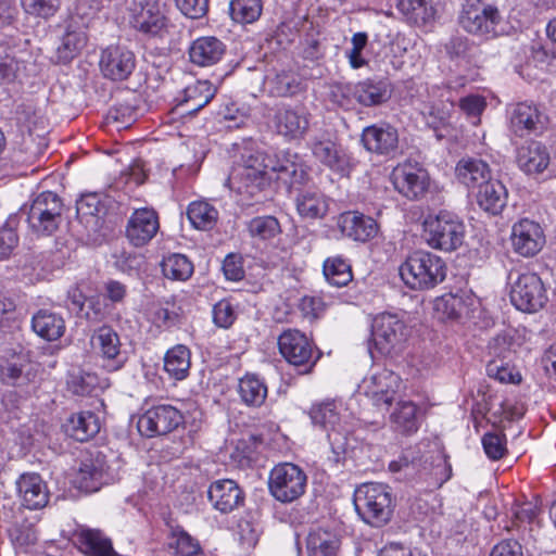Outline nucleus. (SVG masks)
Segmentation results:
<instances>
[{
  "label": "nucleus",
  "mask_w": 556,
  "mask_h": 556,
  "mask_svg": "<svg viewBox=\"0 0 556 556\" xmlns=\"http://www.w3.org/2000/svg\"><path fill=\"white\" fill-rule=\"evenodd\" d=\"M274 161L262 151L245 148L238 163L228 177L229 187L243 200L258 201L261 194L269 187Z\"/></svg>",
  "instance_id": "nucleus-1"
},
{
  "label": "nucleus",
  "mask_w": 556,
  "mask_h": 556,
  "mask_svg": "<svg viewBox=\"0 0 556 556\" xmlns=\"http://www.w3.org/2000/svg\"><path fill=\"white\" fill-rule=\"evenodd\" d=\"M401 279L413 290H428L441 283L446 277L444 261L424 250L407 255L399 268Z\"/></svg>",
  "instance_id": "nucleus-2"
},
{
  "label": "nucleus",
  "mask_w": 556,
  "mask_h": 556,
  "mask_svg": "<svg viewBox=\"0 0 556 556\" xmlns=\"http://www.w3.org/2000/svg\"><path fill=\"white\" fill-rule=\"evenodd\" d=\"M422 228L424 238L432 249L452 252L464 243L465 224L450 211L429 213L422 222Z\"/></svg>",
  "instance_id": "nucleus-3"
},
{
  "label": "nucleus",
  "mask_w": 556,
  "mask_h": 556,
  "mask_svg": "<svg viewBox=\"0 0 556 556\" xmlns=\"http://www.w3.org/2000/svg\"><path fill=\"white\" fill-rule=\"evenodd\" d=\"M354 506L366 523L381 527L391 519L393 513L391 489L383 483H364L355 490Z\"/></svg>",
  "instance_id": "nucleus-4"
},
{
  "label": "nucleus",
  "mask_w": 556,
  "mask_h": 556,
  "mask_svg": "<svg viewBox=\"0 0 556 556\" xmlns=\"http://www.w3.org/2000/svg\"><path fill=\"white\" fill-rule=\"evenodd\" d=\"M459 24L467 33L485 38L496 37L503 31V17L497 7L486 0H466Z\"/></svg>",
  "instance_id": "nucleus-5"
},
{
  "label": "nucleus",
  "mask_w": 556,
  "mask_h": 556,
  "mask_svg": "<svg viewBox=\"0 0 556 556\" xmlns=\"http://www.w3.org/2000/svg\"><path fill=\"white\" fill-rule=\"evenodd\" d=\"M278 348L282 357L300 374H308L319 358L313 342L298 329H287L278 337Z\"/></svg>",
  "instance_id": "nucleus-6"
},
{
  "label": "nucleus",
  "mask_w": 556,
  "mask_h": 556,
  "mask_svg": "<svg viewBox=\"0 0 556 556\" xmlns=\"http://www.w3.org/2000/svg\"><path fill=\"white\" fill-rule=\"evenodd\" d=\"M63 203L60 197L51 191L38 194L31 202L27 223L29 228L43 236L52 235L62 223Z\"/></svg>",
  "instance_id": "nucleus-7"
},
{
  "label": "nucleus",
  "mask_w": 556,
  "mask_h": 556,
  "mask_svg": "<svg viewBox=\"0 0 556 556\" xmlns=\"http://www.w3.org/2000/svg\"><path fill=\"white\" fill-rule=\"evenodd\" d=\"M306 482V473L298 465L281 463L270 470L268 488L277 501L292 503L304 494Z\"/></svg>",
  "instance_id": "nucleus-8"
},
{
  "label": "nucleus",
  "mask_w": 556,
  "mask_h": 556,
  "mask_svg": "<svg viewBox=\"0 0 556 556\" xmlns=\"http://www.w3.org/2000/svg\"><path fill=\"white\" fill-rule=\"evenodd\" d=\"M130 21L137 30L153 37H164L169 30L167 5L160 0H132Z\"/></svg>",
  "instance_id": "nucleus-9"
},
{
  "label": "nucleus",
  "mask_w": 556,
  "mask_h": 556,
  "mask_svg": "<svg viewBox=\"0 0 556 556\" xmlns=\"http://www.w3.org/2000/svg\"><path fill=\"white\" fill-rule=\"evenodd\" d=\"M371 338L380 354L391 355L402 349L407 338V328L396 315L383 313L372 321Z\"/></svg>",
  "instance_id": "nucleus-10"
},
{
  "label": "nucleus",
  "mask_w": 556,
  "mask_h": 556,
  "mask_svg": "<svg viewBox=\"0 0 556 556\" xmlns=\"http://www.w3.org/2000/svg\"><path fill=\"white\" fill-rule=\"evenodd\" d=\"M511 304L519 311L534 313L547 302L546 289L542 279L534 273L518 275L510 288Z\"/></svg>",
  "instance_id": "nucleus-11"
},
{
  "label": "nucleus",
  "mask_w": 556,
  "mask_h": 556,
  "mask_svg": "<svg viewBox=\"0 0 556 556\" xmlns=\"http://www.w3.org/2000/svg\"><path fill=\"white\" fill-rule=\"evenodd\" d=\"M181 422L182 415L178 409L172 405H159L139 417L137 428L142 435L153 438L172 432Z\"/></svg>",
  "instance_id": "nucleus-12"
},
{
  "label": "nucleus",
  "mask_w": 556,
  "mask_h": 556,
  "mask_svg": "<svg viewBox=\"0 0 556 556\" xmlns=\"http://www.w3.org/2000/svg\"><path fill=\"white\" fill-rule=\"evenodd\" d=\"M400 387V376L391 370L382 369L365 378L359 388L375 406L388 409Z\"/></svg>",
  "instance_id": "nucleus-13"
},
{
  "label": "nucleus",
  "mask_w": 556,
  "mask_h": 556,
  "mask_svg": "<svg viewBox=\"0 0 556 556\" xmlns=\"http://www.w3.org/2000/svg\"><path fill=\"white\" fill-rule=\"evenodd\" d=\"M340 92L343 97L352 96L361 105L376 106L387 102L391 89L387 81L365 79L355 85H337L332 93Z\"/></svg>",
  "instance_id": "nucleus-14"
},
{
  "label": "nucleus",
  "mask_w": 556,
  "mask_h": 556,
  "mask_svg": "<svg viewBox=\"0 0 556 556\" xmlns=\"http://www.w3.org/2000/svg\"><path fill=\"white\" fill-rule=\"evenodd\" d=\"M395 189L408 199H418L429 187V175L418 164L404 163L397 165L392 172Z\"/></svg>",
  "instance_id": "nucleus-15"
},
{
  "label": "nucleus",
  "mask_w": 556,
  "mask_h": 556,
  "mask_svg": "<svg viewBox=\"0 0 556 556\" xmlns=\"http://www.w3.org/2000/svg\"><path fill=\"white\" fill-rule=\"evenodd\" d=\"M510 239L514 251L525 257L536 255L545 244L543 228L528 218L513 226Z\"/></svg>",
  "instance_id": "nucleus-16"
},
{
  "label": "nucleus",
  "mask_w": 556,
  "mask_h": 556,
  "mask_svg": "<svg viewBox=\"0 0 556 556\" xmlns=\"http://www.w3.org/2000/svg\"><path fill=\"white\" fill-rule=\"evenodd\" d=\"M362 143L371 153L394 157L399 153V132L389 124H375L363 129Z\"/></svg>",
  "instance_id": "nucleus-17"
},
{
  "label": "nucleus",
  "mask_w": 556,
  "mask_h": 556,
  "mask_svg": "<svg viewBox=\"0 0 556 556\" xmlns=\"http://www.w3.org/2000/svg\"><path fill=\"white\" fill-rule=\"evenodd\" d=\"M99 65L104 77L112 80H124L135 70L136 59L127 48L111 46L102 51Z\"/></svg>",
  "instance_id": "nucleus-18"
},
{
  "label": "nucleus",
  "mask_w": 556,
  "mask_h": 556,
  "mask_svg": "<svg viewBox=\"0 0 556 556\" xmlns=\"http://www.w3.org/2000/svg\"><path fill=\"white\" fill-rule=\"evenodd\" d=\"M309 417L314 425L320 426L321 428H331L332 432L328 433L329 441L332 447L333 456L329 458L334 464H340L344 460L345 444L338 442V432L334 431V426L339 420L336 404L333 402H324L315 404L309 410Z\"/></svg>",
  "instance_id": "nucleus-19"
},
{
  "label": "nucleus",
  "mask_w": 556,
  "mask_h": 556,
  "mask_svg": "<svg viewBox=\"0 0 556 556\" xmlns=\"http://www.w3.org/2000/svg\"><path fill=\"white\" fill-rule=\"evenodd\" d=\"M159 217L152 208L136 210L128 219L126 237L135 247L147 244L157 232Z\"/></svg>",
  "instance_id": "nucleus-20"
},
{
  "label": "nucleus",
  "mask_w": 556,
  "mask_h": 556,
  "mask_svg": "<svg viewBox=\"0 0 556 556\" xmlns=\"http://www.w3.org/2000/svg\"><path fill=\"white\" fill-rule=\"evenodd\" d=\"M274 125L279 135L289 139H299L308 129V114L302 106L282 105L275 113Z\"/></svg>",
  "instance_id": "nucleus-21"
},
{
  "label": "nucleus",
  "mask_w": 556,
  "mask_h": 556,
  "mask_svg": "<svg viewBox=\"0 0 556 556\" xmlns=\"http://www.w3.org/2000/svg\"><path fill=\"white\" fill-rule=\"evenodd\" d=\"M311 150L318 162L333 172L345 174L351 168V157L348 152L330 139H313Z\"/></svg>",
  "instance_id": "nucleus-22"
},
{
  "label": "nucleus",
  "mask_w": 556,
  "mask_h": 556,
  "mask_svg": "<svg viewBox=\"0 0 556 556\" xmlns=\"http://www.w3.org/2000/svg\"><path fill=\"white\" fill-rule=\"evenodd\" d=\"M16 489L22 505L28 509H41L49 502L47 485L38 473L21 475L16 481Z\"/></svg>",
  "instance_id": "nucleus-23"
},
{
  "label": "nucleus",
  "mask_w": 556,
  "mask_h": 556,
  "mask_svg": "<svg viewBox=\"0 0 556 556\" xmlns=\"http://www.w3.org/2000/svg\"><path fill=\"white\" fill-rule=\"evenodd\" d=\"M341 233L354 241L366 242L378 232L376 220L357 211L342 213L338 218Z\"/></svg>",
  "instance_id": "nucleus-24"
},
{
  "label": "nucleus",
  "mask_w": 556,
  "mask_h": 556,
  "mask_svg": "<svg viewBox=\"0 0 556 556\" xmlns=\"http://www.w3.org/2000/svg\"><path fill=\"white\" fill-rule=\"evenodd\" d=\"M106 464L102 457H86L80 462L74 484L86 493H92L106 483Z\"/></svg>",
  "instance_id": "nucleus-25"
},
{
  "label": "nucleus",
  "mask_w": 556,
  "mask_h": 556,
  "mask_svg": "<svg viewBox=\"0 0 556 556\" xmlns=\"http://www.w3.org/2000/svg\"><path fill=\"white\" fill-rule=\"evenodd\" d=\"M545 116L532 104L521 102L510 112V128L519 137L541 132L545 128Z\"/></svg>",
  "instance_id": "nucleus-26"
},
{
  "label": "nucleus",
  "mask_w": 556,
  "mask_h": 556,
  "mask_svg": "<svg viewBox=\"0 0 556 556\" xmlns=\"http://www.w3.org/2000/svg\"><path fill=\"white\" fill-rule=\"evenodd\" d=\"M207 496L213 507L223 514L232 511L243 503V492L231 479L213 482L208 488Z\"/></svg>",
  "instance_id": "nucleus-27"
},
{
  "label": "nucleus",
  "mask_w": 556,
  "mask_h": 556,
  "mask_svg": "<svg viewBox=\"0 0 556 556\" xmlns=\"http://www.w3.org/2000/svg\"><path fill=\"white\" fill-rule=\"evenodd\" d=\"M92 341L108 361L110 370H118L124 366L126 357L121 350L119 336L112 327H100L92 336Z\"/></svg>",
  "instance_id": "nucleus-28"
},
{
  "label": "nucleus",
  "mask_w": 556,
  "mask_h": 556,
  "mask_svg": "<svg viewBox=\"0 0 556 556\" xmlns=\"http://www.w3.org/2000/svg\"><path fill=\"white\" fill-rule=\"evenodd\" d=\"M226 47L216 37H200L189 48L190 61L199 66H212L220 61Z\"/></svg>",
  "instance_id": "nucleus-29"
},
{
  "label": "nucleus",
  "mask_w": 556,
  "mask_h": 556,
  "mask_svg": "<svg viewBox=\"0 0 556 556\" xmlns=\"http://www.w3.org/2000/svg\"><path fill=\"white\" fill-rule=\"evenodd\" d=\"M507 199L508 191L506 187L496 179L482 184L476 194L479 207L492 215H497L504 210Z\"/></svg>",
  "instance_id": "nucleus-30"
},
{
  "label": "nucleus",
  "mask_w": 556,
  "mask_h": 556,
  "mask_svg": "<svg viewBox=\"0 0 556 556\" xmlns=\"http://www.w3.org/2000/svg\"><path fill=\"white\" fill-rule=\"evenodd\" d=\"M549 161L551 157L547 148L536 141L521 147L517 155L519 168L528 175L543 173L547 168Z\"/></svg>",
  "instance_id": "nucleus-31"
},
{
  "label": "nucleus",
  "mask_w": 556,
  "mask_h": 556,
  "mask_svg": "<svg viewBox=\"0 0 556 556\" xmlns=\"http://www.w3.org/2000/svg\"><path fill=\"white\" fill-rule=\"evenodd\" d=\"M87 43V36L81 26L71 20L56 48L58 60L62 63L72 61Z\"/></svg>",
  "instance_id": "nucleus-32"
},
{
  "label": "nucleus",
  "mask_w": 556,
  "mask_h": 556,
  "mask_svg": "<svg viewBox=\"0 0 556 556\" xmlns=\"http://www.w3.org/2000/svg\"><path fill=\"white\" fill-rule=\"evenodd\" d=\"M270 169L278 174V179L289 184L291 188L304 186L309 180L307 167L296 154L292 159L286 157L282 161L274 162Z\"/></svg>",
  "instance_id": "nucleus-33"
},
{
  "label": "nucleus",
  "mask_w": 556,
  "mask_h": 556,
  "mask_svg": "<svg viewBox=\"0 0 556 556\" xmlns=\"http://www.w3.org/2000/svg\"><path fill=\"white\" fill-rule=\"evenodd\" d=\"M215 89L208 81H197L186 87L184 99L178 103V108L182 114H195L213 99Z\"/></svg>",
  "instance_id": "nucleus-34"
},
{
  "label": "nucleus",
  "mask_w": 556,
  "mask_h": 556,
  "mask_svg": "<svg viewBox=\"0 0 556 556\" xmlns=\"http://www.w3.org/2000/svg\"><path fill=\"white\" fill-rule=\"evenodd\" d=\"M456 176L468 188H480L491 180L489 165L478 159H462L456 165Z\"/></svg>",
  "instance_id": "nucleus-35"
},
{
  "label": "nucleus",
  "mask_w": 556,
  "mask_h": 556,
  "mask_svg": "<svg viewBox=\"0 0 556 556\" xmlns=\"http://www.w3.org/2000/svg\"><path fill=\"white\" fill-rule=\"evenodd\" d=\"M31 328L40 338L54 341L64 334L65 321L49 309H39L31 318Z\"/></svg>",
  "instance_id": "nucleus-36"
},
{
  "label": "nucleus",
  "mask_w": 556,
  "mask_h": 556,
  "mask_svg": "<svg viewBox=\"0 0 556 556\" xmlns=\"http://www.w3.org/2000/svg\"><path fill=\"white\" fill-rule=\"evenodd\" d=\"M65 428L73 439L85 442L100 431V421L92 412H80L68 418Z\"/></svg>",
  "instance_id": "nucleus-37"
},
{
  "label": "nucleus",
  "mask_w": 556,
  "mask_h": 556,
  "mask_svg": "<svg viewBox=\"0 0 556 556\" xmlns=\"http://www.w3.org/2000/svg\"><path fill=\"white\" fill-rule=\"evenodd\" d=\"M306 547L308 556H337L340 539L334 532L318 528L309 532Z\"/></svg>",
  "instance_id": "nucleus-38"
},
{
  "label": "nucleus",
  "mask_w": 556,
  "mask_h": 556,
  "mask_svg": "<svg viewBox=\"0 0 556 556\" xmlns=\"http://www.w3.org/2000/svg\"><path fill=\"white\" fill-rule=\"evenodd\" d=\"M191 366V354L182 344L169 349L164 356V370L175 380H184L188 377Z\"/></svg>",
  "instance_id": "nucleus-39"
},
{
  "label": "nucleus",
  "mask_w": 556,
  "mask_h": 556,
  "mask_svg": "<svg viewBox=\"0 0 556 556\" xmlns=\"http://www.w3.org/2000/svg\"><path fill=\"white\" fill-rule=\"evenodd\" d=\"M397 8L416 25H426L437 16L435 0H399Z\"/></svg>",
  "instance_id": "nucleus-40"
},
{
  "label": "nucleus",
  "mask_w": 556,
  "mask_h": 556,
  "mask_svg": "<svg viewBox=\"0 0 556 556\" xmlns=\"http://www.w3.org/2000/svg\"><path fill=\"white\" fill-rule=\"evenodd\" d=\"M191 225L199 230H211L217 223L218 211L206 201H193L187 210Z\"/></svg>",
  "instance_id": "nucleus-41"
},
{
  "label": "nucleus",
  "mask_w": 556,
  "mask_h": 556,
  "mask_svg": "<svg viewBox=\"0 0 556 556\" xmlns=\"http://www.w3.org/2000/svg\"><path fill=\"white\" fill-rule=\"evenodd\" d=\"M417 410L418 408L413 402H400L391 415V421L395 430L403 434L415 433L419 428Z\"/></svg>",
  "instance_id": "nucleus-42"
},
{
  "label": "nucleus",
  "mask_w": 556,
  "mask_h": 556,
  "mask_svg": "<svg viewBox=\"0 0 556 556\" xmlns=\"http://www.w3.org/2000/svg\"><path fill=\"white\" fill-rule=\"evenodd\" d=\"M78 542L81 549L90 556H110L115 552L111 540L99 530H83Z\"/></svg>",
  "instance_id": "nucleus-43"
},
{
  "label": "nucleus",
  "mask_w": 556,
  "mask_h": 556,
  "mask_svg": "<svg viewBox=\"0 0 556 556\" xmlns=\"http://www.w3.org/2000/svg\"><path fill=\"white\" fill-rule=\"evenodd\" d=\"M239 394L249 406H261L267 397L266 384L255 375H245L239 381Z\"/></svg>",
  "instance_id": "nucleus-44"
},
{
  "label": "nucleus",
  "mask_w": 556,
  "mask_h": 556,
  "mask_svg": "<svg viewBox=\"0 0 556 556\" xmlns=\"http://www.w3.org/2000/svg\"><path fill=\"white\" fill-rule=\"evenodd\" d=\"M295 201L299 214L305 218H321L328 211L324 195L317 191L301 192Z\"/></svg>",
  "instance_id": "nucleus-45"
},
{
  "label": "nucleus",
  "mask_w": 556,
  "mask_h": 556,
  "mask_svg": "<svg viewBox=\"0 0 556 556\" xmlns=\"http://www.w3.org/2000/svg\"><path fill=\"white\" fill-rule=\"evenodd\" d=\"M323 271L327 281L336 287L346 286L353 278L351 265L342 256L328 257Z\"/></svg>",
  "instance_id": "nucleus-46"
},
{
  "label": "nucleus",
  "mask_w": 556,
  "mask_h": 556,
  "mask_svg": "<svg viewBox=\"0 0 556 556\" xmlns=\"http://www.w3.org/2000/svg\"><path fill=\"white\" fill-rule=\"evenodd\" d=\"M161 266L163 275L172 280L185 281L193 273L191 262L182 254H172L165 257Z\"/></svg>",
  "instance_id": "nucleus-47"
},
{
  "label": "nucleus",
  "mask_w": 556,
  "mask_h": 556,
  "mask_svg": "<svg viewBox=\"0 0 556 556\" xmlns=\"http://www.w3.org/2000/svg\"><path fill=\"white\" fill-rule=\"evenodd\" d=\"M450 106H452V103L448 104L443 100L425 101L421 105L420 114L430 128L438 129L447 122Z\"/></svg>",
  "instance_id": "nucleus-48"
},
{
  "label": "nucleus",
  "mask_w": 556,
  "mask_h": 556,
  "mask_svg": "<svg viewBox=\"0 0 556 556\" xmlns=\"http://www.w3.org/2000/svg\"><path fill=\"white\" fill-rule=\"evenodd\" d=\"M229 12L235 22L250 24L261 16L262 2L261 0H231Z\"/></svg>",
  "instance_id": "nucleus-49"
},
{
  "label": "nucleus",
  "mask_w": 556,
  "mask_h": 556,
  "mask_svg": "<svg viewBox=\"0 0 556 556\" xmlns=\"http://www.w3.org/2000/svg\"><path fill=\"white\" fill-rule=\"evenodd\" d=\"M169 546L175 549L177 556H201L198 541L181 527L172 529Z\"/></svg>",
  "instance_id": "nucleus-50"
},
{
  "label": "nucleus",
  "mask_w": 556,
  "mask_h": 556,
  "mask_svg": "<svg viewBox=\"0 0 556 556\" xmlns=\"http://www.w3.org/2000/svg\"><path fill=\"white\" fill-rule=\"evenodd\" d=\"M248 231L251 237L261 240H269L280 233V224L274 216H257L248 223Z\"/></svg>",
  "instance_id": "nucleus-51"
},
{
  "label": "nucleus",
  "mask_w": 556,
  "mask_h": 556,
  "mask_svg": "<svg viewBox=\"0 0 556 556\" xmlns=\"http://www.w3.org/2000/svg\"><path fill=\"white\" fill-rule=\"evenodd\" d=\"M0 380L9 386L23 387L29 382V375L24 371V364L7 361L0 365Z\"/></svg>",
  "instance_id": "nucleus-52"
},
{
  "label": "nucleus",
  "mask_w": 556,
  "mask_h": 556,
  "mask_svg": "<svg viewBox=\"0 0 556 556\" xmlns=\"http://www.w3.org/2000/svg\"><path fill=\"white\" fill-rule=\"evenodd\" d=\"M9 536L16 548H26L27 546L34 545L37 541V532L34 525L26 520L15 522L9 529Z\"/></svg>",
  "instance_id": "nucleus-53"
},
{
  "label": "nucleus",
  "mask_w": 556,
  "mask_h": 556,
  "mask_svg": "<svg viewBox=\"0 0 556 556\" xmlns=\"http://www.w3.org/2000/svg\"><path fill=\"white\" fill-rule=\"evenodd\" d=\"M486 374L500 382L516 383L520 381V375L510 366V361L491 359L486 365Z\"/></svg>",
  "instance_id": "nucleus-54"
},
{
  "label": "nucleus",
  "mask_w": 556,
  "mask_h": 556,
  "mask_svg": "<svg viewBox=\"0 0 556 556\" xmlns=\"http://www.w3.org/2000/svg\"><path fill=\"white\" fill-rule=\"evenodd\" d=\"M22 8L27 14L49 18L60 8V0H21Z\"/></svg>",
  "instance_id": "nucleus-55"
},
{
  "label": "nucleus",
  "mask_w": 556,
  "mask_h": 556,
  "mask_svg": "<svg viewBox=\"0 0 556 556\" xmlns=\"http://www.w3.org/2000/svg\"><path fill=\"white\" fill-rule=\"evenodd\" d=\"M482 446L492 460L501 459L507 452L505 434L488 432L482 437Z\"/></svg>",
  "instance_id": "nucleus-56"
},
{
  "label": "nucleus",
  "mask_w": 556,
  "mask_h": 556,
  "mask_svg": "<svg viewBox=\"0 0 556 556\" xmlns=\"http://www.w3.org/2000/svg\"><path fill=\"white\" fill-rule=\"evenodd\" d=\"M76 211L83 218L97 217L103 211L101 195L96 192L83 194L76 203Z\"/></svg>",
  "instance_id": "nucleus-57"
},
{
  "label": "nucleus",
  "mask_w": 556,
  "mask_h": 556,
  "mask_svg": "<svg viewBox=\"0 0 556 556\" xmlns=\"http://www.w3.org/2000/svg\"><path fill=\"white\" fill-rule=\"evenodd\" d=\"M236 318L237 314L229 301L220 300L213 306V321L217 327L227 329Z\"/></svg>",
  "instance_id": "nucleus-58"
},
{
  "label": "nucleus",
  "mask_w": 556,
  "mask_h": 556,
  "mask_svg": "<svg viewBox=\"0 0 556 556\" xmlns=\"http://www.w3.org/2000/svg\"><path fill=\"white\" fill-rule=\"evenodd\" d=\"M367 41L368 36L366 33H356L353 35L351 39L352 48L346 52L352 68H361L367 64L366 60L362 56V51L366 47Z\"/></svg>",
  "instance_id": "nucleus-59"
},
{
  "label": "nucleus",
  "mask_w": 556,
  "mask_h": 556,
  "mask_svg": "<svg viewBox=\"0 0 556 556\" xmlns=\"http://www.w3.org/2000/svg\"><path fill=\"white\" fill-rule=\"evenodd\" d=\"M225 277L231 281H239L244 277L243 260L239 254L230 253L223 262Z\"/></svg>",
  "instance_id": "nucleus-60"
},
{
  "label": "nucleus",
  "mask_w": 556,
  "mask_h": 556,
  "mask_svg": "<svg viewBox=\"0 0 556 556\" xmlns=\"http://www.w3.org/2000/svg\"><path fill=\"white\" fill-rule=\"evenodd\" d=\"M492 359L511 361L514 351L511 350L510 339L505 334H497L489 344Z\"/></svg>",
  "instance_id": "nucleus-61"
},
{
  "label": "nucleus",
  "mask_w": 556,
  "mask_h": 556,
  "mask_svg": "<svg viewBox=\"0 0 556 556\" xmlns=\"http://www.w3.org/2000/svg\"><path fill=\"white\" fill-rule=\"evenodd\" d=\"M181 13L190 18L203 17L208 9V0H176Z\"/></svg>",
  "instance_id": "nucleus-62"
},
{
  "label": "nucleus",
  "mask_w": 556,
  "mask_h": 556,
  "mask_svg": "<svg viewBox=\"0 0 556 556\" xmlns=\"http://www.w3.org/2000/svg\"><path fill=\"white\" fill-rule=\"evenodd\" d=\"M300 90V84L292 75L281 74L275 78L274 91L277 96L288 97L293 96Z\"/></svg>",
  "instance_id": "nucleus-63"
},
{
  "label": "nucleus",
  "mask_w": 556,
  "mask_h": 556,
  "mask_svg": "<svg viewBox=\"0 0 556 556\" xmlns=\"http://www.w3.org/2000/svg\"><path fill=\"white\" fill-rule=\"evenodd\" d=\"M490 556H523L522 546L516 540H502L493 546Z\"/></svg>",
  "instance_id": "nucleus-64"
}]
</instances>
